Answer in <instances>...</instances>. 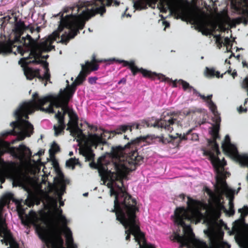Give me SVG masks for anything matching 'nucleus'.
Here are the masks:
<instances>
[{"label":"nucleus","mask_w":248,"mask_h":248,"mask_svg":"<svg viewBox=\"0 0 248 248\" xmlns=\"http://www.w3.org/2000/svg\"><path fill=\"white\" fill-rule=\"evenodd\" d=\"M140 141V139L137 138L128 142L124 146H118L112 148L111 155L113 157H116L117 161L116 163L110 164L113 169L108 170L106 171V177L101 179L104 183L109 181L107 186L111 189V194L115 196L114 208L116 198L117 196H120L121 193L124 194L123 198L129 199L130 197V200L134 201L136 205L137 204L136 199L132 198L130 194L123 189V179L126 177L127 174L129 172L135 170L137 166L143 162V157L139 155L136 148L134 149L132 147L130 149L131 145L138 143ZM125 201L127 203L128 201Z\"/></svg>","instance_id":"nucleus-1"},{"label":"nucleus","mask_w":248,"mask_h":248,"mask_svg":"<svg viewBox=\"0 0 248 248\" xmlns=\"http://www.w3.org/2000/svg\"><path fill=\"white\" fill-rule=\"evenodd\" d=\"M123 193L117 196L115 202V208L111 211L115 213L117 219L124 226L126 236L125 239L130 241V235L134 236L135 239L139 245L140 248H155L152 244H148L145 235L140 231V222L136 213L139 211V208L133 200L129 201L127 203L125 200H130V197L123 198Z\"/></svg>","instance_id":"nucleus-2"},{"label":"nucleus","mask_w":248,"mask_h":248,"mask_svg":"<svg viewBox=\"0 0 248 248\" xmlns=\"http://www.w3.org/2000/svg\"><path fill=\"white\" fill-rule=\"evenodd\" d=\"M32 97V100L23 103L17 109L15 113L16 120L11 123L14 129L23 131L28 136L33 133V126L27 120L29 119V115L34 112L36 108L49 113H55L53 109L55 96H48L40 98L38 94L35 93Z\"/></svg>","instance_id":"nucleus-3"},{"label":"nucleus","mask_w":248,"mask_h":248,"mask_svg":"<svg viewBox=\"0 0 248 248\" xmlns=\"http://www.w3.org/2000/svg\"><path fill=\"white\" fill-rule=\"evenodd\" d=\"M167 8L170 12L176 15L183 21H192L195 29L201 32L203 35L207 36L210 33L208 28L209 22L207 20L198 16L191 3L187 0H164Z\"/></svg>","instance_id":"nucleus-4"},{"label":"nucleus","mask_w":248,"mask_h":248,"mask_svg":"<svg viewBox=\"0 0 248 248\" xmlns=\"http://www.w3.org/2000/svg\"><path fill=\"white\" fill-rule=\"evenodd\" d=\"M21 42L23 46L21 45L16 46V50L21 56L29 52L28 57L23 58L19 61V62L26 65L31 63L38 64L43 63V61L40 60L42 53L49 52L55 48V46L52 45V40L46 39L36 44L34 39L29 34L22 37Z\"/></svg>","instance_id":"nucleus-5"},{"label":"nucleus","mask_w":248,"mask_h":248,"mask_svg":"<svg viewBox=\"0 0 248 248\" xmlns=\"http://www.w3.org/2000/svg\"><path fill=\"white\" fill-rule=\"evenodd\" d=\"M187 205L188 209L185 207L176 208L174 211V222L177 225L184 228L185 232L187 234L194 235L190 225H186L185 220L197 224L200 222L202 217L201 213L196 209L201 203L199 201L194 200L187 197Z\"/></svg>","instance_id":"nucleus-6"},{"label":"nucleus","mask_w":248,"mask_h":248,"mask_svg":"<svg viewBox=\"0 0 248 248\" xmlns=\"http://www.w3.org/2000/svg\"><path fill=\"white\" fill-rule=\"evenodd\" d=\"M119 62L123 63V66H128V68L131 71L133 76H136L137 73H140L144 78H149L153 80L158 79L161 81L171 82L172 84L173 87H176L177 84L182 85L183 89L185 91L187 90H192L193 91V87L190 86L189 84L186 81L183 80V79L177 80L175 79L173 80L168 77H166L164 75L162 74H157L155 72H152L151 71L148 70L143 68H139L136 64L134 61H127L125 60H120Z\"/></svg>","instance_id":"nucleus-7"},{"label":"nucleus","mask_w":248,"mask_h":248,"mask_svg":"<svg viewBox=\"0 0 248 248\" xmlns=\"http://www.w3.org/2000/svg\"><path fill=\"white\" fill-rule=\"evenodd\" d=\"M28 30H29L31 33H33V32L36 31L37 34L36 38L38 39L40 38L38 33L41 30L40 27L38 26L35 29L31 24L26 26L24 22L21 20L16 21L15 24L14 29L15 34L14 40L13 41H10L9 43L0 42V54H6L12 52L13 48L16 46V44H19L23 45L21 36L24 32Z\"/></svg>","instance_id":"nucleus-8"},{"label":"nucleus","mask_w":248,"mask_h":248,"mask_svg":"<svg viewBox=\"0 0 248 248\" xmlns=\"http://www.w3.org/2000/svg\"><path fill=\"white\" fill-rule=\"evenodd\" d=\"M102 62V60L96 59L95 56L93 55L91 62L87 61L85 62V64H81V71L75 81L71 85H68L63 91L68 93H71L72 91H74L75 93L77 89V86L81 84L86 79L87 76L91 71L98 70L99 65L97 63L101 62Z\"/></svg>","instance_id":"nucleus-9"},{"label":"nucleus","mask_w":248,"mask_h":248,"mask_svg":"<svg viewBox=\"0 0 248 248\" xmlns=\"http://www.w3.org/2000/svg\"><path fill=\"white\" fill-rule=\"evenodd\" d=\"M221 147L225 155L234 157L241 166L248 167V155L238 154L236 147L231 143L229 135L225 136Z\"/></svg>","instance_id":"nucleus-10"},{"label":"nucleus","mask_w":248,"mask_h":248,"mask_svg":"<svg viewBox=\"0 0 248 248\" xmlns=\"http://www.w3.org/2000/svg\"><path fill=\"white\" fill-rule=\"evenodd\" d=\"M208 143L211 146V149L205 152V154L209 156L211 162L217 173H219L221 170H224V167L227 163L223 158L221 160L218 155L220 154L219 150V146L215 140L209 139Z\"/></svg>","instance_id":"nucleus-11"},{"label":"nucleus","mask_w":248,"mask_h":248,"mask_svg":"<svg viewBox=\"0 0 248 248\" xmlns=\"http://www.w3.org/2000/svg\"><path fill=\"white\" fill-rule=\"evenodd\" d=\"M4 206L0 202V236L3 238L1 241L6 246L9 245L10 248H19L18 244L8 229L5 219L3 217L2 212Z\"/></svg>","instance_id":"nucleus-12"},{"label":"nucleus","mask_w":248,"mask_h":248,"mask_svg":"<svg viewBox=\"0 0 248 248\" xmlns=\"http://www.w3.org/2000/svg\"><path fill=\"white\" fill-rule=\"evenodd\" d=\"M60 16V21H59V30L62 31L64 28H76L78 31L82 30L84 24L81 20L80 18L78 16L73 15H66L63 16V14L60 12L58 14L55 15L54 16Z\"/></svg>","instance_id":"nucleus-13"},{"label":"nucleus","mask_w":248,"mask_h":248,"mask_svg":"<svg viewBox=\"0 0 248 248\" xmlns=\"http://www.w3.org/2000/svg\"><path fill=\"white\" fill-rule=\"evenodd\" d=\"M37 231L39 238L43 241L48 248H50L51 245H54V241L60 242L61 244L63 243L62 237V230L60 228H55L52 231V237H50L44 228L39 227Z\"/></svg>","instance_id":"nucleus-14"},{"label":"nucleus","mask_w":248,"mask_h":248,"mask_svg":"<svg viewBox=\"0 0 248 248\" xmlns=\"http://www.w3.org/2000/svg\"><path fill=\"white\" fill-rule=\"evenodd\" d=\"M74 94V91L71 93L62 91H60L59 95L54 97L53 104L56 108H61L62 112H61L62 116L65 117L67 113H69L68 104Z\"/></svg>","instance_id":"nucleus-15"},{"label":"nucleus","mask_w":248,"mask_h":248,"mask_svg":"<svg viewBox=\"0 0 248 248\" xmlns=\"http://www.w3.org/2000/svg\"><path fill=\"white\" fill-rule=\"evenodd\" d=\"M133 127L134 125H121L116 129L110 132L104 131V132L100 135L97 134H89V135H95L96 137L98 138L99 140L96 141L95 140V143H96L97 146H102L107 143V139H110L112 135L114 136L116 134H120L125 132L127 130L132 131Z\"/></svg>","instance_id":"nucleus-16"},{"label":"nucleus","mask_w":248,"mask_h":248,"mask_svg":"<svg viewBox=\"0 0 248 248\" xmlns=\"http://www.w3.org/2000/svg\"><path fill=\"white\" fill-rule=\"evenodd\" d=\"M98 140L95 135H88L85 142L86 146L79 150L80 154L85 157L86 161L94 160L95 155L92 148H96L98 146L94 142Z\"/></svg>","instance_id":"nucleus-17"},{"label":"nucleus","mask_w":248,"mask_h":248,"mask_svg":"<svg viewBox=\"0 0 248 248\" xmlns=\"http://www.w3.org/2000/svg\"><path fill=\"white\" fill-rule=\"evenodd\" d=\"M96 3L99 2L101 5L99 7L93 8L91 9H87V11L84 12L85 16L88 17H91L97 14H100L103 16L106 12L105 6L109 7L111 5L118 6L120 5V1L117 0H93Z\"/></svg>","instance_id":"nucleus-18"},{"label":"nucleus","mask_w":248,"mask_h":248,"mask_svg":"<svg viewBox=\"0 0 248 248\" xmlns=\"http://www.w3.org/2000/svg\"><path fill=\"white\" fill-rule=\"evenodd\" d=\"M232 8L243 16L239 19L243 20L245 24L248 22V0H230Z\"/></svg>","instance_id":"nucleus-19"},{"label":"nucleus","mask_w":248,"mask_h":248,"mask_svg":"<svg viewBox=\"0 0 248 248\" xmlns=\"http://www.w3.org/2000/svg\"><path fill=\"white\" fill-rule=\"evenodd\" d=\"M112 157L114 159V160L111 162L108 161L107 162L104 161V162H103L101 158H99L98 159L97 163H95L93 160L91 161V162L90 163V166L92 168L97 169L101 178H104L106 177V171L109 169H113L112 166H111L110 164L116 163L118 159L116 157H113L112 156Z\"/></svg>","instance_id":"nucleus-20"},{"label":"nucleus","mask_w":248,"mask_h":248,"mask_svg":"<svg viewBox=\"0 0 248 248\" xmlns=\"http://www.w3.org/2000/svg\"><path fill=\"white\" fill-rule=\"evenodd\" d=\"M177 119L172 116V114L167 113L166 115H163L159 120L156 121L154 124V127H158L164 128L169 132H171L173 128L172 125Z\"/></svg>","instance_id":"nucleus-21"},{"label":"nucleus","mask_w":248,"mask_h":248,"mask_svg":"<svg viewBox=\"0 0 248 248\" xmlns=\"http://www.w3.org/2000/svg\"><path fill=\"white\" fill-rule=\"evenodd\" d=\"M193 94L199 96L202 99L207 101L208 103V106L212 111L215 117V123H220L221 122V118L219 116L218 112L217 110V107L216 104L212 100V94L208 95L207 96H205L204 95L201 94L196 89H193Z\"/></svg>","instance_id":"nucleus-22"},{"label":"nucleus","mask_w":248,"mask_h":248,"mask_svg":"<svg viewBox=\"0 0 248 248\" xmlns=\"http://www.w3.org/2000/svg\"><path fill=\"white\" fill-rule=\"evenodd\" d=\"M61 221L63 224L66 244L68 247L70 248H77V245L74 243L72 232L70 228L67 226V221L64 216H61Z\"/></svg>","instance_id":"nucleus-23"},{"label":"nucleus","mask_w":248,"mask_h":248,"mask_svg":"<svg viewBox=\"0 0 248 248\" xmlns=\"http://www.w3.org/2000/svg\"><path fill=\"white\" fill-rule=\"evenodd\" d=\"M157 0H137L134 2V7L137 10H145L148 6L154 8Z\"/></svg>","instance_id":"nucleus-24"},{"label":"nucleus","mask_w":248,"mask_h":248,"mask_svg":"<svg viewBox=\"0 0 248 248\" xmlns=\"http://www.w3.org/2000/svg\"><path fill=\"white\" fill-rule=\"evenodd\" d=\"M175 239L179 242L180 248H182L184 247H187V248H193V247L196 246L198 245L201 244V243H205L204 241L198 240L195 243H193L192 245L189 244L188 239L184 236H180L178 234L175 236Z\"/></svg>","instance_id":"nucleus-25"},{"label":"nucleus","mask_w":248,"mask_h":248,"mask_svg":"<svg viewBox=\"0 0 248 248\" xmlns=\"http://www.w3.org/2000/svg\"><path fill=\"white\" fill-rule=\"evenodd\" d=\"M24 72L27 79L28 80H32L34 78H41L39 69H34L32 68L27 66L24 68Z\"/></svg>","instance_id":"nucleus-26"},{"label":"nucleus","mask_w":248,"mask_h":248,"mask_svg":"<svg viewBox=\"0 0 248 248\" xmlns=\"http://www.w3.org/2000/svg\"><path fill=\"white\" fill-rule=\"evenodd\" d=\"M16 150L18 156L20 158H31V157L32 153L31 150L23 144L19 145Z\"/></svg>","instance_id":"nucleus-27"},{"label":"nucleus","mask_w":248,"mask_h":248,"mask_svg":"<svg viewBox=\"0 0 248 248\" xmlns=\"http://www.w3.org/2000/svg\"><path fill=\"white\" fill-rule=\"evenodd\" d=\"M66 29H69V32L68 34L65 35L63 34L61 36V42L62 43L66 44L70 39L74 38L78 33H79V31H78V29L76 28H66Z\"/></svg>","instance_id":"nucleus-28"},{"label":"nucleus","mask_w":248,"mask_h":248,"mask_svg":"<svg viewBox=\"0 0 248 248\" xmlns=\"http://www.w3.org/2000/svg\"><path fill=\"white\" fill-rule=\"evenodd\" d=\"M69 117L70 120L67 124L68 126L66 128V130H70L71 129H72V128L76 127L77 126H78V118L77 115L74 113H69Z\"/></svg>","instance_id":"nucleus-29"},{"label":"nucleus","mask_w":248,"mask_h":248,"mask_svg":"<svg viewBox=\"0 0 248 248\" xmlns=\"http://www.w3.org/2000/svg\"><path fill=\"white\" fill-rule=\"evenodd\" d=\"M216 181L217 185L215 186V188L216 191L220 193L227 187V184L226 181L222 177H217Z\"/></svg>","instance_id":"nucleus-30"},{"label":"nucleus","mask_w":248,"mask_h":248,"mask_svg":"<svg viewBox=\"0 0 248 248\" xmlns=\"http://www.w3.org/2000/svg\"><path fill=\"white\" fill-rule=\"evenodd\" d=\"M69 130L70 131L71 134L74 137L77 136L78 138H80L81 137L84 136L82 130L80 129L78 126L76 127L72 128V129Z\"/></svg>","instance_id":"nucleus-31"},{"label":"nucleus","mask_w":248,"mask_h":248,"mask_svg":"<svg viewBox=\"0 0 248 248\" xmlns=\"http://www.w3.org/2000/svg\"><path fill=\"white\" fill-rule=\"evenodd\" d=\"M24 177L21 175H16L13 180V185L16 186H21L24 183Z\"/></svg>","instance_id":"nucleus-32"},{"label":"nucleus","mask_w":248,"mask_h":248,"mask_svg":"<svg viewBox=\"0 0 248 248\" xmlns=\"http://www.w3.org/2000/svg\"><path fill=\"white\" fill-rule=\"evenodd\" d=\"M216 125L214 126L213 128L212 129L211 131V135L213 137L212 140H217L218 138H219V124L220 123H216Z\"/></svg>","instance_id":"nucleus-33"},{"label":"nucleus","mask_w":248,"mask_h":248,"mask_svg":"<svg viewBox=\"0 0 248 248\" xmlns=\"http://www.w3.org/2000/svg\"><path fill=\"white\" fill-rule=\"evenodd\" d=\"M13 198V195L11 193H7L4 195L0 201V202L5 206L8 204L10 201Z\"/></svg>","instance_id":"nucleus-34"},{"label":"nucleus","mask_w":248,"mask_h":248,"mask_svg":"<svg viewBox=\"0 0 248 248\" xmlns=\"http://www.w3.org/2000/svg\"><path fill=\"white\" fill-rule=\"evenodd\" d=\"M60 151V148L57 143L54 142L51 146V149L49 150L50 156H54L55 154Z\"/></svg>","instance_id":"nucleus-35"},{"label":"nucleus","mask_w":248,"mask_h":248,"mask_svg":"<svg viewBox=\"0 0 248 248\" xmlns=\"http://www.w3.org/2000/svg\"><path fill=\"white\" fill-rule=\"evenodd\" d=\"M55 118L58 120V125L66 126L64 123L65 117L62 116L61 111L58 110V112L55 115Z\"/></svg>","instance_id":"nucleus-36"},{"label":"nucleus","mask_w":248,"mask_h":248,"mask_svg":"<svg viewBox=\"0 0 248 248\" xmlns=\"http://www.w3.org/2000/svg\"><path fill=\"white\" fill-rule=\"evenodd\" d=\"M66 126L58 125H54L53 129L54 130V135L55 136H58L61 134L64 133V130Z\"/></svg>","instance_id":"nucleus-37"},{"label":"nucleus","mask_w":248,"mask_h":248,"mask_svg":"<svg viewBox=\"0 0 248 248\" xmlns=\"http://www.w3.org/2000/svg\"><path fill=\"white\" fill-rule=\"evenodd\" d=\"M79 163L78 159L76 158H71L66 162V165L69 167H74Z\"/></svg>","instance_id":"nucleus-38"},{"label":"nucleus","mask_w":248,"mask_h":248,"mask_svg":"<svg viewBox=\"0 0 248 248\" xmlns=\"http://www.w3.org/2000/svg\"><path fill=\"white\" fill-rule=\"evenodd\" d=\"M226 246L227 248H230V246L227 244H223V246H219L218 244L217 245L216 248H220V247H224V246ZM193 248H209L208 246L207 245L206 243H201V244H199L196 246L193 247Z\"/></svg>","instance_id":"nucleus-39"},{"label":"nucleus","mask_w":248,"mask_h":248,"mask_svg":"<svg viewBox=\"0 0 248 248\" xmlns=\"http://www.w3.org/2000/svg\"><path fill=\"white\" fill-rule=\"evenodd\" d=\"M207 192L209 194L210 198H211L215 202L217 203L220 202L219 196L217 195L215 193H213L210 189H208Z\"/></svg>","instance_id":"nucleus-40"},{"label":"nucleus","mask_w":248,"mask_h":248,"mask_svg":"<svg viewBox=\"0 0 248 248\" xmlns=\"http://www.w3.org/2000/svg\"><path fill=\"white\" fill-rule=\"evenodd\" d=\"M40 80H45L46 82L44 85L46 86L47 85V81H50V74L49 71H46L43 76H41V78H38Z\"/></svg>","instance_id":"nucleus-41"},{"label":"nucleus","mask_w":248,"mask_h":248,"mask_svg":"<svg viewBox=\"0 0 248 248\" xmlns=\"http://www.w3.org/2000/svg\"><path fill=\"white\" fill-rule=\"evenodd\" d=\"M229 211L228 214L230 216H233L234 214V203L232 198H230L229 201Z\"/></svg>","instance_id":"nucleus-42"},{"label":"nucleus","mask_w":248,"mask_h":248,"mask_svg":"<svg viewBox=\"0 0 248 248\" xmlns=\"http://www.w3.org/2000/svg\"><path fill=\"white\" fill-rule=\"evenodd\" d=\"M216 71L213 68L206 67L205 73L206 77H214L215 75Z\"/></svg>","instance_id":"nucleus-43"},{"label":"nucleus","mask_w":248,"mask_h":248,"mask_svg":"<svg viewBox=\"0 0 248 248\" xmlns=\"http://www.w3.org/2000/svg\"><path fill=\"white\" fill-rule=\"evenodd\" d=\"M216 38V43L217 45L218 48L220 49L224 44L220 35H217L214 36Z\"/></svg>","instance_id":"nucleus-44"},{"label":"nucleus","mask_w":248,"mask_h":248,"mask_svg":"<svg viewBox=\"0 0 248 248\" xmlns=\"http://www.w3.org/2000/svg\"><path fill=\"white\" fill-rule=\"evenodd\" d=\"M238 212L241 213V217H244L248 215V207L244 206L243 208L239 209Z\"/></svg>","instance_id":"nucleus-45"},{"label":"nucleus","mask_w":248,"mask_h":248,"mask_svg":"<svg viewBox=\"0 0 248 248\" xmlns=\"http://www.w3.org/2000/svg\"><path fill=\"white\" fill-rule=\"evenodd\" d=\"M25 204L29 207L33 206L34 204V200L32 198H28L25 201Z\"/></svg>","instance_id":"nucleus-46"},{"label":"nucleus","mask_w":248,"mask_h":248,"mask_svg":"<svg viewBox=\"0 0 248 248\" xmlns=\"http://www.w3.org/2000/svg\"><path fill=\"white\" fill-rule=\"evenodd\" d=\"M60 32H61V31H59V27H58V31H54V32L53 33V36H54V39H51V38H50V37H49V38H47V39H50V40H52V41H53V42H54V41H55V40H56V38H57V37H59V36H60Z\"/></svg>","instance_id":"nucleus-47"},{"label":"nucleus","mask_w":248,"mask_h":248,"mask_svg":"<svg viewBox=\"0 0 248 248\" xmlns=\"http://www.w3.org/2000/svg\"><path fill=\"white\" fill-rule=\"evenodd\" d=\"M191 132V130H189L186 134H184L182 136H180V138L181 140H187L189 139L188 137L189 136V134Z\"/></svg>","instance_id":"nucleus-48"},{"label":"nucleus","mask_w":248,"mask_h":248,"mask_svg":"<svg viewBox=\"0 0 248 248\" xmlns=\"http://www.w3.org/2000/svg\"><path fill=\"white\" fill-rule=\"evenodd\" d=\"M223 44L227 47V48L229 46H232V45L231 44V40L228 37H226L224 38V43Z\"/></svg>","instance_id":"nucleus-49"},{"label":"nucleus","mask_w":248,"mask_h":248,"mask_svg":"<svg viewBox=\"0 0 248 248\" xmlns=\"http://www.w3.org/2000/svg\"><path fill=\"white\" fill-rule=\"evenodd\" d=\"M190 137L189 138V139L192 140L196 141L198 140L199 139V136L196 133H192L191 134H189V136Z\"/></svg>","instance_id":"nucleus-50"},{"label":"nucleus","mask_w":248,"mask_h":248,"mask_svg":"<svg viewBox=\"0 0 248 248\" xmlns=\"http://www.w3.org/2000/svg\"><path fill=\"white\" fill-rule=\"evenodd\" d=\"M97 79V78L95 77H90L88 78V82H89V83L93 84L96 83V81Z\"/></svg>","instance_id":"nucleus-51"},{"label":"nucleus","mask_w":248,"mask_h":248,"mask_svg":"<svg viewBox=\"0 0 248 248\" xmlns=\"http://www.w3.org/2000/svg\"><path fill=\"white\" fill-rule=\"evenodd\" d=\"M243 87L245 89H247V92H248V79L246 78L243 81Z\"/></svg>","instance_id":"nucleus-52"},{"label":"nucleus","mask_w":248,"mask_h":248,"mask_svg":"<svg viewBox=\"0 0 248 248\" xmlns=\"http://www.w3.org/2000/svg\"><path fill=\"white\" fill-rule=\"evenodd\" d=\"M43 65V67L46 71H49L48 68V63L46 61H43V63H42Z\"/></svg>","instance_id":"nucleus-53"},{"label":"nucleus","mask_w":248,"mask_h":248,"mask_svg":"<svg viewBox=\"0 0 248 248\" xmlns=\"http://www.w3.org/2000/svg\"><path fill=\"white\" fill-rule=\"evenodd\" d=\"M4 165L5 162L3 159L0 157V171L3 169Z\"/></svg>","instance_id":"nucleus-54"},{"label":"nucleus","mask_w":248,"mask_h":248,"mask_svg":"<svg viewBox=\"0 0 248 248\" xmlns=\"http://www.w3.org/2000/svg\"><path fill=\"white\" fill-rule=\"evenodd\" d=\"M247 108H244L242 106H240L238 109V111L240 113L243 112H246L247 111Z\"/></svg>","instance_id":"nucleus-55"},{"label":"nucleus","mask_w":248,"mask_h":248,"mask_svg":"<svg viewBox=\"0 0 248 248\" xmlns=\"http://www.w3.org/2000/svg\"><path fill=\"white\" fill-rule=\"evenodd\" d=\"M126 79L125 78H122L120 80H119L118 82V84H125L126 83Z\"/></svg>","instance_id":"nucleus-56"},{"label":"nucleus","mask_w":248,"mask_h":248,"mask_svg":"<svg viewBox=\"0 0 248 248\" xmlns=\"http://www.w3.org/2000/svg\"><path fill=\"white\" fill-rule=\"evenodd\" d=\"M223 75L224 74H222L221 75H220V73L218 71H216L215 76H216L217 78H219L220 77L222 78L223 77Z\"/></svg>","instance_id":"nucleus-57"},{"label":"nucleus","mask_w":248,"mask_h":248,"mask_svg":"<svg viewBox=\"0 0 248 248\" xmlns=\"http://www.w3.org/2000/svg\"><path fill=\"white\" fill-rule=\"evenodd\" d=\"M163 24L164 25H165V28L169 27L170 25L169 22H168L167 21H163ZM164 30H165V29H164Z\"/></svg>","instance_id":"nucleus-58"},{"label":"nucleus","mask_w":248,"mask_h":248,"mask_svg":"<svg viewBox=\"0 0 248 248\" xmlns=\"http://www.w3.org/2000/svg\"><path fill=\"white\" fill-rule=\"evenodd\" d=\"M191 112V111L190 109L188 110H185L183 111V113L186 115H189Z\"/></svg>","instance_id":"nucleus-59"},{"label":"nucleus","mask_w":248,"mask_h":248,"mask_svg":"<svg viewBox=\"0 0 248 248\" xmlns=\"http://www.w3.org/2000/svg\"><path fill=\"white\" fill-rule=\"evenodd\" d=\"M155 138L159 139V142H162V143H164L165 142L164 137L163 136H161V137H156Z\"/></svg>","instance_id":"nucleus-60"},{"label":"nucleus","mask_w":248,"mask_h":248,"mask_svg":"<svg viewBox=\"0 0 248 248\" xmlns=\"http://www.w3.org/2000/svg\"><path fill=\"white\" fill-rule=\"evenodd\" d=\"M53 166H54V168H56V169L57 170V168H58V170H59L60 171V172L61 173H62V172H61V170H60V169H59V164H58V163L57 162H54V163H53Z\"/></svg>","instance_id":"nucleus-61"},{"label":"nucleus","mask_w":248,"mask_h":248,"mask_svg":"<svg viewBox=\"0 0 248 248\" xmlns=\"http://www.w3.org/2000/svg\"><path fill=\"white\" fill-rule=\"evenodd\" d=\"M242 64L244 67H247V68H248V63H247L246 61H243Z\"/></svg>","instance_id":"nucleus-62"},{"label":"nucleus","mask_w":248,"mask_h":248,"mask_svg":"<svg viewBox=\"0 0 248 248\" xmlns=\"http://www.w3.org/2000/svg\"><path fill=\"white\" fill-rule=\"evenodd\" d=\"M231 75L232 78H234L237 76V72L234 70Z\"/></svg>","instance_id":"nucleus-63"},{"label":"nucleus","mask_w":248,"mask_h":248,"mask_svg":"<svg viewBox=\"0 0 248 248\" xmlns=\"http://www.w3.org/2000/svg\"><path fill=\"white\" fill-rule=\"evenodd\" d=\"M179 197L181 198L183 201H184L185 199V195L184 194H181L179 195Z\"/></svg>","instance_id":"nucleus-64"}]
</instances>
